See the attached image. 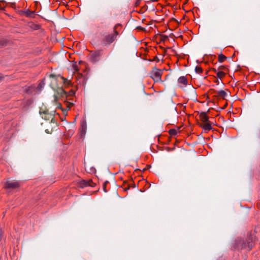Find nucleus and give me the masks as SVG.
<instances>
[{
	"instance_id": "aec40b11",
	"label": "nucleus",
	"mask_w": 260,
	"mask_h": 260,
	"mask_svg": "<svg viewBox=\"0 0 260 260\" xmlns=\"http://www.w3.org/2000/svg\"><path fill=\"white\" fill-rule=\"evenodd\" d=\"M1 239V235H0V239Z\"/></svg>"
},
{
	"instance_id": "0eeeda50",
	"label": "nucleus",
	"mask_w": 260,
	"mask_h": 260,
	"mask_svg": "<svg viewBox=\"0 0 260 260\" xmlns=\"http://www.w3.org/2000/svg\"><path fill=\"white\" fill-rule=\"evenodd\" d=\"M201 123L207 122L209 121V117L207 116L206 113H204L201 115Z\"/></svg>"
},
{
	"instance_id": "7ed1b4c3",
	"label": "nucleus",
	"mask_w": 260,
	"mask_h": 260,
	"mask_svg": "<svg viewBox=\"0 0 260 260\" xmlns=\"http://www.w3.org/2000/svg\"><path fill=\"white\" fill-rule=\"evenodd\" d=\"M118 25L115 26L114 28V32L111 34H109L105 36V41L108 44L112 43L116 39L117 36L118 35L117 31L116 30L117 26Z\"/></svg>"
},
{
	"instance_id": "dca6fc26",
	"label": "nucleus",
	"mask_w": 260,
	"mask_h": 260,
	"mask_svg": "<svg viewBox=\"0 0 260 260\" xmlns=\"http://www.w3.org/2000/svg\"><path fill=\"white\" fill-rule=\"evenodd\" d=\"M44 86V83L43 82H41V83H40V84L38 86V87H37L38 90L39 91L41 90V89L43 88Z\"/></svg>"
},
{
	"instance_id": "9b49d317",
	"label": "nucleus",
	"mask_w": 260,
	"mask_h": 260,
	"mask_svg": "<svg viewBox=\"0 0 260 260\" xmlns=\"http://www.w3.org/2000/svg\"><path fill=\"white\" fill-rule=\"evenodd\" d=\"M216 75L218 78L221 79L225 76V73L222 71H219L217 72Z\"/></svg>"
},
{
	"instance_id": "9d476101",
	"label": "nucleus",
	"mask_w": 260,
	"mask_h": 260,
	"mask_svg": "<svg viewBox=\"0 0 260 260\" xmlns=\"http://www.w3.org/2000/svg\"><path fill=\"white\" fill-rule=\"evenodd\" d=\"M217 95L222 99H225L227 96V93L225 91L220 90L217 92Z\"/></svg>"
},
{
	"instance_id": "39448f33",
	"label": "nucleus",
	"mask_w": 260,
	"mask_h": 260,
	"mask_svg": "<svg viewBox=\"0 0 260 260\" xmlns=\"http://www.w3.org/2000/svg\"><path fill=\"white\" fill-rule=\"evenodd\" d=\"M19 186V182L15 180H8L5 184V187L7 188H16Z\"/></svg>"
},
{
	"instance_id": "f03ea898",
	"label": "nucleus",
	"mask_w": 260,
	"mask_h": 260,
	"mask_svg": "<svg viewBox=\"0 0 260 260\" xmlns=\"http://www.w3.org/2000/svg\"><path fill=\"white\" fill-rule=\"evenodd\" d=\"M254 238L252 236H249L246 241L244 240L239 239L237 240L235 243V248L238 250H245L246 251H249L251 249L253 245Z\"/></svg>"
},
{
	"instance_id": "412c9836",
	"label": "nucleus",
	"mask_w": 260,
	"mask_h": 260,
	"mask_svg": "<svg viewBox=\"0 0 260 260\" xmlns=\"http://www.w3.org/2000/svg\"><path fill=\"white\" fill-rule=\"evenodd\" d=\"M2 78V76H0V79Z\"/></svg>"
},
{
	"instance_id": "f8f14e48",
	"label": "nucleus",
	"mask_w": 260,
	"mask_h": 260,
	"mask_svg": "<svg viewBox=\"0 0 260 260\" xmlns=\"http://www.w3.org/2000/svg\"><path fill=\"white\" fill-rule=\"evenodd\" d=\"M79 64H77L76 62L73 63L72 64V69L74 71V72H78L79 70Z\"/></svg>"
},
{
	"instance_id": "6e6552de",
	"label": "nucleus",
	"mask_w": 260,
	"mask_h": 260,
	"mask_svg": "<svg viewBox=\"0 0 260 260\" xmlns=\"http://www.w3.org/2000/svg\"><path fill=\"white\" fill-rule=\"evenodd\" d=\"M178 81L179 83L182 84L184 85H185L187 84V80L186 78L184 76H182L179 78Z\"/></svg>"
},
{
	"instance_id": "423d86ee",
	"label": "nucleus",
	"mask_w": 260,
	"mask_h": 260,
	"mask_svg": "<svg viewBox=\"0 0 260 260\" xmlns=\"http://www.w3.org/2000/svg\"><path fill=\"white\" fill-rule=\"evenodd\" d=\"M200 126L206 131H209L212 129L211 124L209 121L204 123H201Z\"/></svg>"
},
{
	"instance_id": "f3484780",
	"label": "nucleus",
	"mask_w": 260,
	"mask_h": 260,
	"mask_svg": "<svg viewBox=\"0 0 260 260\" xmlns=\"http://www.w3.org/2000/svg\"><path fill=\"white\" fill-rule=\"evenodd\" d=\"M226 68L224 66H220L219 67V71H222V70H226Z\"/></svg>"
},
{
	"instance_id": "1a4fd4ad",
	"label": "nucleus",
	"mask_w": 260,
	"mask_h": 260,
	"mask_svg": "<svg viewBox=\"0 0 260 260\" xmlns=\"http://www.w3.org/2000/svg\"><path fill=\"white\" fill-rule=\"evenodd\" d=\"M58 81L62 82L65 86H68L70 83V82L69 81L67 80L64 78L62 77H59L58 78Z\"/></svg>"
},
{
	"instance_id": "4468645a",
	"label": "nucleus",
	"mask_w": 260,
	"mask_h": 260,
	"mask_svg": "<svg viewBox=\"0 0 260 260\" xmlns=\"http://www.w3.org/2000/svg\"><path fill=\"white\" fill-rule=\"evenodd\" d=\"M177 130H176L175 129H171L169 131V134L171 136H175L177 134Z\"/></svg>"
},
{
	"instance_id": "ddd939ff",
	"label": "nucleus",
	"mask_w": 260,
	"mask_h": 260,
	"mask_svg": "<svg viewBox=\"0 0 260 260\" xmlns=\"http://www.w3.org/2000/svg\"><path fill=\"white\" fill-rule=\"evenodd\" d=\"M226 58V57L223 54H221L218 56V61L220 62H222L224 61V60Z\"/></svg>"
},
{
	"instance_id": "a211bd4d",
	"label": "nucleus",
	"mask_w": 260,
	"mask_h": 260,
	"mask_svg": "<svg viewBox=\"0 0 260 260\" xmlns=\"http://www.w3.org/2000/svg\"><path fill=\"white\" fill-rule=\"evenodd\" d=\"M42 117L43 118V117L42 116ZM44 118L46 119H49V117H47V116H45V117H44Z\"/></svg>"
},
{
	"instance_id": "f257e3e1",
	"label": "nucleus",
	"mask_w": 260,
	"mask_h": 260,
	"mask_svg": "<svg viewBox=\"0 0 260 260\" xmlns=\"http://www.w3.org/2000/svg\"><path fill=\"white\" fill-rule=\"evenodd\" d=\"M61 93L64 94L66 97V100L64 101V104L66 106V109L62 108L60 103L58 102V99L56 95L54 96L53 102L56 108L60 109L62 110L64 114H67V111L70 109L71 107L74 105V101L71 99L69 96L73 95L75 92L74 90H71L68 95L62 89L61 90Z\"/></svg>"
},
{
	"instance_id": "6ab92c4d",
	"label": "nucleus",
	"mask_w": 260,
	"mask_h": 260,
	"mask_svg": "<svg viewBox=\"0 0 260 260\" xmlns=\"http://www.w3.org/2000/svg\"><path fill=\"white\" fill-rule=\"evenodd\" d=\"M158 0H152V2H157Z\"/></svg>"
},
{
	"instance_id": "2eb2a0df",
	"label": "nucleus",
	"mask_w": 260,
	"mask_h": 260,
	"mask_svg": "<svg viewBox=\"0 0 260 260\" xmlns=\"http://www.w3.org/2000/svg\"><path fill=\"white\" fill-rule=\"evenodd\" d=\"M195 70H196V72L199 74H201L203 72L202 69L199 67H196Z\"/></svg>"
},
{
	"instance_id": "20e7f679",
	"label": "nucleus",
	"mask_w": 260,
	"mask_h": 260,
	"mask_svg": "<svg viewBox=\"0 0 260 260\" xmlns=\"http://www.w3.org/2000/svg\"><path fill=\"white\" fill-rule=\"evenodd\" d=\"M162 71L160 70L155 69L153 71L152 77L155 82L161 81Z\"/></svg>"
}]
</instances>
